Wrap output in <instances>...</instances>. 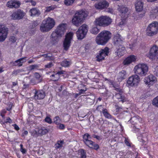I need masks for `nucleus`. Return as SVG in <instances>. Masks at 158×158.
<instances>
[{
  "label": "nucleus",
  "instance_id": "nucleus-10",
  "mask_svg": "<svg viewBox=\"0 0 158 158\" xmlns=\"http://www.w3.org/2000/svg\"><path fill=\"white\" fill-rule=\"evenodd\" d=\"M112 20L106 16H102L99 17V26L105 27L110 25Z\"/></svg>",
  "mask_w": 158,
  "mask_h": 158
},
{
  "label": "nucleus",
  "instance_id": "nucleus-30",
  "mask_svg": "<svg viewBox=\"0 0 158 158\" xmlns=\"http://www.w3.org/2000/svg\"><path fill=\"white\" fill-rule=\"evenodd\" d=\"M48 130L47 129L44 127H39L38 128L37 133L41 135H43L46 134L48 132Z\"/></svg>",
  "mask_w": 158,
  "mask_h": 158
},
{
  "label": "nucleus",
  "instance_id": "nucleus-33",
  "mask_svg": "<svg viewBox=\"0 0 158 158\" xmlns=\"http://www.w3.org/2000/svg\"><path fill=\"white\" fill-rule=\"evenodd\" d=\"M151 15H153L155 17L158 16V7L156 6L151 10Z\"/></svg>",
  "mask_w": 158,
  "mask_h": 158
},
{
  "label": "nucleus",
  "instance_id": "nucleus-5",
  "mask_svg": "<svg viewBox=\"0 0 158 158\" xmlns=\"http://www.w3.org/2000/svg\"><path fill=\"white\" fill-rule=\"evenodd\" d=\"M111 33L110 31L104 30L99 33V45H105L111 39Z\"/></svg>",
  "mask_w": 158,
  "mask_h": 158
},
{
  "label": "nucleus",
  "instance_id": "nucleus-35",
  "mask_svg": "<svg viewBox=\"0 0 158 158\" xmlns=\"http://www.w3.org/2000/svg\"><path fill=\"white\" fill-rule=\"evenodd\" d=\"M41 56H45V58H46L47 60H53L55 59L54 56L50 54L41 55Z\"/></svg>",
  "mask_w": 158,
  "mask_h": 158
},
{
  "label": "nucleus",
  "instance_id": "nucleus-29",
  "mask_svg": "<svg viewBox=\"0 0 158 158\" xmlns=\"http://www.w3.org/2000/svg\"><path fill=\"white\" fill-rule=\"evenodd\" d=\"M126 72L124 70H122L120 72L118 75V79L119 81H121L126 77Z\"/></svg>",
  "mask_w": 158,
  "mask_h": 158
},
{
  "label": "nucleus",
  "instance_id": "nucleus-32",
  "mask_svg": "<svg viewBox=\"0 0 158 158\" xmlns=\"http://www.w3.org/2000/svg\"><path fill=\"white\" fill-rule=\"evenodd\" d=\"M102 111L101 110V112L102 113L104 116L107 118H111L112 116L108 112L107 110L106 109H102Z\"/></svg>",
  "mask_w": 158,
  "mask_h": 158
},
{
  "label": "nucleus",
  "instance_id": "nucleus-56",
  "mask_svg": "<svg viewBox=\"0 0 158 158\" xmlns=\"http://www.w3.org/2000/svg\"><path fill=\"white\" fill-rule=\"evenodd\" d=\"M35 78L37 79H38L40 78V76L39 73H36L35 74Z\"/></svg>",
  "mask_w": 158,
  "mask_h": 158
},
{
  "label": "nucleus",
  "instance_id": "nucleus-41",
  "mask_svg": "<svg viewBox=\"0 0 158 158\" xmlns=\"http://www.w3.org/2000/svg\"><path fill=\"white\" fill-rule=\"evenodd\" d=\"M24 71L22 69H19L17 70H14L12 73V74L15 75H16Z\"/></svg>",
  "mask_w": 158,
  "mask_h": 158
},
{
  "label": "nucleus",
  "instance_id": "nucleus-37",
  "mask_svg": "<svg viewBox=\"0 0 158 158\" xmlns=\"http://www.w3.org/2000/svg\"><path fill=\"white\" fill-rule=\"evenodd\" d=\"M60 77L58 74L56 73L53 74L50 76L51 80L54 81H56L59 80L60 78Z\"/></svg>",
  "mask_w": 158,
  "mask_h": 158
},
{
  "label": "nucleus",
  "instance_id": "nucleus-22",
  "mask_svg": "<svg viewBox=\"0 0 158 158\" xmlns=\"http://www.w3.org/2000/svg\"><path fill=\"white\" fill-rule=\"evenodd\" d=\"M94 25L91 30V32L92 33L96 35L98 32L99 29L98 28V26H99V19H96L94 22Z\"/></svg>",
  "mask_w": 158,
  "mask_h": 158
},
{
  "label": "nucleus",
  "instance_id": "nucleus-46",
  "mask_svg": "<svg viewBox=\"0 0 158 158\" xmlns=\"http://www.w3.org/2000/svg\"><path fill=\"white\" fill-rule=\"evenodd\" d=\"M86 101L87 103L90 105L92 104L94 102V99L90 98H88L86 100Z\"/></svg>",
  "mask_w": 158,
  "mask_h": 158
},
{
  "label": "nucleus",
  "instance_id": "nucleus-11",
  "mask_svg": "<svg viewBox=\"0 0 158 158\" xmlns=\"http://www.w3.org/2000/svg\"><path fill=\"white\" fill-rule=\"evenodd\" d=\"M8 28L3 25H0V42L4 41L7 37Z\"/></svg>",
  "mask_w": 158,
  "mask_h": 158
},
{
  "label": "nucleus",
  "instance_id": "nucleus-60",
  "mask_svg": "<svg viewBox=\"0 0 158 158\" xmlns=\"http://www.w3.org/2000/svg\"><path fill=\"white\" fill-rule=\"evenodd\" d=\"M28 131H25L22 134V136H24V135H27L28 134Z\"/></svg>",
  "mask_w": 158,
  "mask_h": 158
},
{
  "label": "nucleus",
  "instance_id": "nucleus-2",
  "mask_svg": "<svg viewBox=\"0 0 158 158\" xmlns=\"http://www.w3.org/2000/svg\"><path fill=\"white\" fill-rule=\"evenodd\" d=\"M87 15L88 12L86 11L81 10L77 11L72 19L73 24L77 27L79 26Z\"/></svg>",
  "mask_w": 158,
  "mask_h": 158
},
{
  "label": "nucleus",
  "instance_id": "nucleus-63",
  "mask_svg": "<svg viewBox=\"0 0 158 158\" xmlns=\"http://www.w3.org/2000/svg\"><path fill=\"white\" fill-rule=\"evenodd\" d=\"M20 151L23 154L25 153L26 152V150L23 148L20 149Z\"/></svg>",
  "mask_w": 158,
  "mask_h": 158
},
{
  "label": "nucleus",
  "instance_id": "nucleus-26",
  "mask_svg": "<svg viewBox=\"0 0 158 158\" xmlns=\"http://www.w3.org/2000/svg\"><path fill=\"white\" fill-rule=\"evenodd\" d=\"M84 142L87 146L90 148H94L95 149H97L99 148V146L98 145L89 139L85 141Z\"/></svg>",
  "mask_w": 158,
  "mask_h": 158
},
{
  "label": "nucleus",
  "instance_id": "nucleus-62",
  "mask_svg": "<svg viewBox=\"0 0 158 158\" xmlns=\"http://www.w3.org/2000/svg\"><path fill=\"white\" fill-rule=\"evenodd\" d=\"M30 2H31V5L33 6H35L36 4V2L35 1L31 0V1Z\"/></svg>",
  "mask_w": 158,
  "mask_h": 158
},
{
  "label": "nucleus",
  "instance_id": "nucleus-47",
  "mask_svg": "<svg viewBox=\"0 0 158 158\" xmlns=\"http://www.w3.org/2000/svg\"><path fill=\"white\" fill-rule=\"evenodd\" d=\"M44 120H45V121L46 122H47L49 124H51L52 123V121L51 119L49 117H48V116L46 117V118H45Z\"/></svg>",
  "mask_w": 158,
  "mask_h": 158
},
{
  "label": "nucleus",
  "instance_id": "nucleus-21",
  "mask_svg": "<svg viewBox=\"0 0 158 158\" xmlns=\"http://www.w3.org/2000/svg\"><path fill=\"white\" fill-rule=\"evenodd\" d=\"M20 5V3L19 1L10 0L8 2L6 6L10 8H17L19 7Z\"/></svg>",
  "mask_w": 158,
  "mask_h": 158
},
{
  "label": "nucleus",
  "instance_id": "nucleus-57",
  "mask_svg": "<svg viewBox=\"0 0 158 158\" xmlns=\"http://www.w3.org/2000/svg\"><path fill=\"white\" fill-rule=\"evenodd\" d=\"M64 125L62 124H60L59 126V128L60 129H63L64 128Z\"/></svg>",
  "mask_w": 158,
  "mask_h": 158
},
{
  "label": "nucleus",
  "instance_id": "nucleus-53",
  "mask_svg": "<svg viewBox=\"0 0 158 158\" xmlns=\"http://www.w3.org/2000/svg\"><path fill=\"white\" fill-rule=\"evenodd\" d=\"M86 89H81L79 91V93L78 94H77V95H81V94H82L83 93V92H85V91H86Z\"/></svg>",
  "mask_w": 158,
  "mask_h": 158
},
{
  "label": "nucleus",
  "instance_id": "nucleus-59",
  "mask_svg": "<svg viewBox=\"0 0 158 158\" xmlns=\"http://www.w3.org/2000/svg\"><path fill=\"white\" fill-rule=\"evenodd\" d=\"M12 122V121L11 119L9 117H8L6 119V123L8 122L9 123H11Z\"/></svg>",
  "mask_w": 158,
  "mask_h": 158
},
{
  "label": "nucleus",
  "instance_id": "nucleus-17",
  "mask_svg": "<svg viewBox=\"0 0 158 158\" xmlns=\"http://www.w3.org/2000/svg\"><path fill=\"white\" fill-rule=\"evenodd\" d=\"M34 91H35L34 97L35 99H42L45 97V94L44 90H38L34 89Z\"/></svg>",
  "mask_w": 158,
  "mask_h": 158
},
{
  "label": "nucleus",
  "instance_id": "nucleus-9",
  "mask_svg": "<svg viewBox=\"0 0 158 158\" xmlns=\"http://www.w3.org/2000/svg\"><path fill=\"white\" fill-rule=\"evenodd\" d=\"M140 81L139 77L136 74L130 77L127 81V83L129 85L133 86H137Z\"/></svg>",
  "mask_w": 158,
  "mask_h": 158
},
{
  "label": "nucleus",
  "instance_id": "nucleus-42",
  "mask_svg": "<svg viewBox=\"0 0 158 158\" xmlns=\"http://www.w3.org/2000/svg\"><path fill=\"white\" fill-rule=\"evenodd\" d=\"M115 97L118 99H121V101H122L123 102H124V97L122 96V94L119 93L115 95Z\"/></svg>",
  "mask_w": 158,
  "mask_h": 158
},
{
  "label": "nucleus",
  "instance_id": "nucleus-45",
  "mask_svg": "<svg viewBox=\"0 0 158 158\" xmlns=\"http://www.w3.org/2000/svg\"><path fill=\"white\" fill-rule=\"evenodd\" d=\"M54 66V64L52 62H50L45 65V68H50Z\"/></svg>",
  "mask_w": 158,
  "mask_h": 158
},
{
  "label": "nucleus",
  "instance_id": "nucleus-55",
  "mask_svg": "<svg viewBox=\"0 0 158 158\" xmlns=\"http://www.w3.org/2000/svg\"><path fill=\"white\" fill-rule=\"evenodd\" d=\"M12 126L14 127L15 129L17 131H18L19 130V127L16 124H14L12 125Z\"/></svg>",
  "mask_w": 158,
  "mask_h": 158
},
{
  "label": "nucleus",
  "instance_id": "nucleus-15",
  "mask_svg": "<svg viewBox=\"0 0 158 158\" xmlns=\"http://www.w3.org/2000/svg\"><path fill=\"white\" fill-rule=\"evenodd\" d=\"M156 81V78L153 75L150 74L145 77L144 81L146 84L149 86L154 84Z\"/></svg>",
  "mask_w": 158,
  "mask_h": 158
},
{
  "label": "nucleus",
  "instance_id": "nucleus-27",
  "mask_svg": "<svg viewBox=\"0 0 158 158\" xmlns=\"http://www.w3.org/2000/svg\"><path fill=\"white\" fill-rule=\"evenodd\" d=\"M30 15L31 16H38L40 14V11L36 8H34L30 10Z\"/></svg>",
  "mask_w": 158,
  "mask_h": 158
},
{
  "label": "nucleus",
  "instance_id": "nucleus-43",
  "mask_svg": "<svg viewBox=\"0 0 158 158\" xmlns=\"http://www.w3.org/2000/svg\"><path fill=\"white\" fill-rule=\"evenodd\" d=\"M90 138V135L88 133L85 134L83 136L84 142H85V141L89 140Z\"/></svg>",
  "mask_w": 158,
  "mask_h": 158
},
{
  "label": "nucleus",
  "instance_id": "nucleus-23",
  "mask_svg": "<svg viewBox=\"0 0 158 158\" xmlns=\"http://www.w3.org/2000/svg\"><path fill=\"white\" fill-rule=\"evenodd\" d=\"M136 60L135 56L131 55L123 61V64L124 65L129 64L133 62H134Z\"/></svg>",
  "mask_w": 158,
  "mask_h": 158
},
{
  "label": "nucleus",
  "instance_id": "nucleus-12",
  "mask_svg": "<svg viewBox=\"0 0 158 158\" xmlns=\"http://www.w3.org/2000/svg\"><path fill=\"white\" fill-rule=\"evenodd\" d=\"M25 13L21 9H18L14 12L11 15L12 19L14 20H19L23 18Z\"/></svg>",
  "mask_w": 158,
  "mask_h": 158
},
{
  "label": "nucleus",
  "instance_id": "nucleus-34",
  "mask_svg": "<svg viewBox=\"0 0 158 158\" xmlns=\"http://www.w3.org/2000/svg\"><path fill=\"white\" fill-rule=\"evenodd\" d=\"M71 64V63L70 61L64 60L61 62L60 64L63 67H68Z\"/></svg>",
  "mask_w": 158,
  "mask_h": 158
},
{
  "label": "nucleus",
  "instance_id": "nucleus-4",
  "mask_svg": "<svg viewBox=\"0 0 158 158\" xmlns=\"http://www.w3.org/2000/svg\"><path fill=\"white\" fill-rule=\"evenodd\" d=\"M148 67L145 64H139L135 66V73L138 75L143 77L146 75L148 71Z\"/></svg>",
  "mask_w": 158,
  "mask_h": 158
},
{
  "label": "nucleus",
  "instance_id": "nucleus-18",
  "mask_svg": "<svg viewBox=\"0 0 158 158\" xmlns=\"http://www.w3.org/2000/svg\"><path fill=\"white\" fill-rule=\"evenodd\" d=\"M118 47V48H117V51L115 52L114 54V56H116L114 58L115 60L118 59L119 58V56H121L123 55L125 52V47H123V45Z\"/></svg>",
  "mask_w": 158,
  "mask_h": 158
},
{
  "label": "nucleus",
  "instance_id": "nucleus-3",
  "mask_svg": "<svg viewBox=\"0 0 158 158\" xmlns=\"http://www.w3.org/2000/svg\"><path fill=\"white\" fill-rule=\"evenodd\" d=\"M55 23L52 18H48L43 21L40 25V30L42 32H47L52 29L55 26Z\"/></svg>",
  "mask_w": 158,
  "mask_h": 158
},
{
  "label": "nucleus",
  "instance_id": "nucleus-39",
  "mask_svg": "<svg viewBox=\"0 0 158 158\" xmlns=\"http://www.w3.org/2000/svg\"><path fill=\"white\" fill-rule=\"evenodd\" d=\"M152 104L154 106L158 107V96L153 99Z\"/></svg>",
  "mask_w": 158,
  "mask_h": 158
},
{
  "label": "nucleus",
  "instance_id": "nucleus-38",
  "mask_svg": "<svg viewBox=\"0 0 158 158\" xmlns=\"http://www.w3.org/2000/svg\"><path fill=\"white\" fill-rule=\"evenodd\" d=\"M39 65L37 64H35L34 65H31L29 66V69L30 70H32L35 69H38L39 68Z\"/></svg>",
  "mask_w": 158,
  "mask_h": 158
},
{
  "label": "nucleus",
  "instance_id": "nucleus-49",
  "mask_svg": "<svg viewBox=\"0 0 158 158\" xmlns=\"http://www.w3.org/2000/svg\"><path fill=\"white\" fill-rule=\"evenodd\" d=\"M154 73L155 74L156 76H158V66H156L154 68Z\"/></svg>",
  "mask_w": 158,
  "mask_h": 158
},
{
  "label": "nucleus",
  "instance_id": "nucleus-19",
  "mask_svg": "<svg viewBox=\"0 0 158 158\" xmlns=\"http://www.w3.org/2000/svg\"><path fill=\"white\" fill-rule=\"evenodd\" d=\"M109 49L108 47H106L104 49L101 50L99 52V61L104 60L105 56L108 55Z\"/></svg>",
  "mask_w": 158,
  "mask_h": 158
},
{
  "label": "nucleus",
  "instance_id": "nucleus-40",
  "mask_svg": "<svg viewBox=\"0 0 158 158\" xmlns=\"http://www.w3.org/2000/svg\"><path fill=\"white\" fill-rule=\"evenodd\" d=\"M75 0H64V3L67 6L72 5L74 2Z\"/></svg>",
  "mask_w": 158,
  "mask_h": 158
},
{
  "label": "nucleus",
  "instance_id": "nucleus-28",
  "mask_svg": "<svg viewBox=\"0 0 158 158\" xmlns=\"http://www.w3.org/2000/svg\"><path fill=\"white\" fill-rule=\"evenodd\" d=\"M141 118L138 116H134L131 118L129 121L133 125H135L136 124L140 123V120Z\"/></svg>",
  "mask_w": 158,
  "mask_h": 158
},
{
  "label": "nucleus",
  "instance_id": "nucleus-24",
  "mask_svg": "<svg viewBox=\"0 0 158 158\" xmlns=\"http://www.w3.org/2000/svg\"><path fill=\"white\" fill-rule=\"evenodd\" d=\"M143 3L140 1H137L135 4L136 10L138 12L141 11L143 8Z\"/></svg>",
  "mask_w": 158,
  "mask_h": 158
},
{
  "label": "nucleus",
  "instance_id": "nucleus-58",
  "mask_svg": "<svg viewBox=\"0 0 158 158\" xmlns=\"http://www.w3.org/2000/svg\"><path fill=\"white\" fill-rule=\"evenodd\" d=\"M92 136L94 138H96L97 139H99V136L98 135H97L95 133L94 134H93L92 135Z\"/></svg>",
  "mask_w": 158,
  "mask_h": 158
},
{
  "label": "nucleus",
  "instance_id": "nucleus-20",
  "mask_svg": "<svg viewBox=\"0 0 158 158\" xmlns=\"http://www.w3.org/2000/svg\"><path fill=\"white\" fill-rule=\"evenodd\" d=\"M26 57L20 58L18 60L10 62V64L13 66H18L19 67L22 66L23 64L26 61Z\"/></svg>",
  "mask_w": 158,
  "mask_h": 158
},
{
  "label": "nucleus",
  "instance_id": "nucleus-1",
  "mask_svg": "<svg viewBox=\"0 0 158 158\" xmlns=\"http://www.w3.org/2000/svg\"><path fill=\"white\" fill-rule=\"evenodd\" d=\"M66 29L65 25L63 24L60 25L51 34L50 37L51 42L52 44L57 43L61 37L64 35Z\"/></svg>",
  "mask_w": 158,
  "mask_h": 158
},
{
  "label": "nucleus",
  "instance_id": "nucleus-16",
  "mask_svg": "<svg viewBox=\"0 0 158 158\" xmlns=\"http://www.w3.org/2000/svg\"><path fill=\"white\" fill-rule=\"evenodd\" d=\"M158 56V47L154 45L152 47L150 50L149 55V58L153 59Z\"/></svg>",
  "mask_w": 158,
  "mask_h": 158
},
{
  "label": "nucleus",
  "instance_id": "nucleus-7",
  "mask_svg": "<svg viewBox=\"0 0 158 158\" xmlns=\"http://www.w3.org/2000/svg\"><path fill=\"white\" fill-rule=\"evenodd\" d=\"M87 27L86 25L83 24L76 32L77 37L78 40H81L85 37L88 31Z\"/></svg>",
  "mask_w": 158,
  "mask_h": 158
},
{
  "label": "nucleus",
  "instance_id": "nucleus-52",
  "mask_svg": "<svg viewBox=\"0 0 158 158\" xmlns=\"http://www.w3.org/2000/svg\"><path fill=\"white\" fill-rule=\"evenodd\" d=\"M114 10L112 8H109L106 11L108 13L112 14L114 12Z\"/></svg>",
  "mask_w": 158,
  "mask_h": 158
},
{
  "label": "nucleus",
  "instance_id": "nucleus-25",
  "mask_svg": "<svg viewBox=\"0 0 158 158\" xmlns=\"http://www.w3.org/2000/svg\"><path fill=\"white\" fill-rule=\"evenodd\" d=\"M109 3L105 0L99 1V10H102L107 8L109 6Z\"/></svg>",
  "mask_w": 158,
  "mask_h": 158
},
{
  "label": "nucleus",
  "instance_id": "nucleus-48",
  "mask_svg": "<svg viewBox=\"0 0 158 158\" xmlns=\"http://www.w3.org/2000/svg\"><path fill=\"white\" fill-rule=\"evenodd\" d=\"M10 40L13 43H14L16 41L17 38L14 36H11L10 38Z\"/></svg>",
  "mask_w": 158,
  "mask_h": 158
},
{
  "label": "nucleus",
  "instance_id": "nucleus-13",
  "mask_svg": "<svg viewBox=\"0 0 158 158\" xmlns=\"http://www.w3.org/2000/svg\"><path fill=\"white\" fill-rule=\"evenodd\" d=\"M117 10L120 13V15L122 18H126L128 17V14H127L128 10V8L123 5L118 6Z\"/></svg>",
  "mask_w": 158,
  "mask_h": 158
},
{
  "label": "nucleus",
  "instance_id": "nucleus-8",
  "mask_svg": "<svg viewBox=\"0 0 158 158\" xmlns=\"http://www.w3.org/2000/svg\"><path fill=\"white\" fill-rule=\"evenodd\" d=\"M73 35V33L72 32H70L66 35L63 43V47L65 50H67L69 48Z\"/></svg>",
  "mask_w": 158,
  "mask_h": 158
},
{
  "label": "nucleus",
  "instance_id": "nucleus-14",
  "mask_svg": "<svg viewBox=\"0 0 158 158\" xmlns=\"http://www.w3.org/2000/svg\"><path fill=\"white\" fill-rule=\"evenodd\" d=\"M124 39L119 34H116L114 38V43L117 47L123 46Z\"/></svg>",
  "mask_w": 158,
  "mask_h": 158
},
{
  "label": "nucleus",
  "instance_id": "nucleus-31",
  "mask_svg": "<svg viewBox=\"0 0 158 158\" xmlns=\"http://www.w3.org/2000/svg\"><path fill=\"white\" fill-rule=\"evenodd\" d=\"M64 143V142L63 140L58 141L56 143L55 145V148L56 149H60L63 147Z\"/></svg>",
  "mask_w": 158,
  "mask_h": 158
},
{
  "label": "nucleus",
  "instance_id": "nucleus-36",
  "mask_svg": "<svg viewBox=\"0 0 158 158\" xmlns=\"http://www.w3.org/2000/svg\"><path fill=\"white\" fill-rule=\"evenodd\" d=\"M78 153L80 155V158H86V153L83 149H81L79 151Z\"/></svg>",
  "mask_w": 158,
  "mask_h": 158
},
{
  "label": "nucleus",
  "instance_id": "nucleus-64",
  "mask_svg": "<svg viewBox=\"0 0 158 158\" xmlns=\"http://www.w3.org/2000/svg\"><path fill=\"white\" fill-rule=\"evenodd\" d=\"M64 71H61L58 72L56 73L58 74L59 75L64 73Z\"/></svg>",
  "mask_w": 158,
  "mask_h": 158
},
{
  "label": "nucleus",
  "instance_id": "nucleus-50",
  "mask_svg": "<svg viewBox=\"0 0 158 158\" xmlns=\"http://www.w3.org/2000/svg\"><path fill=\"white\" fill-rule=\"evenodd\" d=\"M54 8L52 7V6H49L48 7H47L46 8V11L47 12H48L50 11L51 10H53Z\"/></svg>",
  "mask_w": 158,
  "mask_h": 158
},
{
  "label": "nucleus",
  "instance_id": "nucleus-6",
  "mask_svg": "<svg viewBox=\"0 0 158 158\" xmlns=\"http://www.w3.org/2000/svg\"><path fill=\"white\" fill-rule=\"evenodd\" d=\"M146 34L149 36H152L158 32V23L154 22L149 24L146 30Z\"/></svg>",
  "mask_w": 158,
  "mask_h": 158
},
{
  "label": "nucleus",
  "instance_id": "nucleus-51",
  "mask_svg": "<svg viewBox=\"0 0 158 158\" xmlns=\"http://www.w3.org/2000/svg\"><path fill=\"white\" fill-rule=\"evenodd\" d=\"M125 144L128 146L131 147V145L129 142L127 140V139L126 138H125V140L124 141Z\"/></svg>",
  "mask_w": 158,
  "mask_h": 158
},
{
  "label": "nucleus",
  "instance_id": "nucleus-61",
  "mask_svg": "<svg viewBox=\"0 0 158 158\" xmlns=\"http://www.w3.org/2000/svg\"><path fill=\"white\" fill-rule=\"evenodd\" d=\"M94 6L97 9H99V2H97L94 5Z\"/></svg>",
  "mask_w": 158,
  "mask_h": 158
},
{
  "label": "nucleus",
  "instance_id": "nucleus-44",
  "mask_svg": "<svg viewBox=\"0 0 158 158\" xmlns=\"http://www.w3.org/2000/svg\"><path fill=\"white\" fill-rule=\"evenodd\" d=\"M54 123L56 124H59L60 119L59 116H56L54 118Z\"/></svg>",
  "mask_w": 158,
  "mask_h": 158
},
{
  "label": "nucleus",
  "instance_id": "nucleus-54",
  "mask_svg": "<svg viewBox=\"0 0 158 158\" xmlns=\"http://www.w3.org/2000/svg\"><path fill=\"white\" fill-rule=\"evenodd\" d=\"M141 13L139 14V16L140 17L142 18L144 15L145 12L144 11H143L142 12L141 11Z\"/></svg>",
  "mask_w": 158,
  "mask_h": 158
}]
</instances>
